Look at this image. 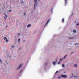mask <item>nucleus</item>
Segmentation results:
<instances>
[{
	"label": "nucleus",
	"mask_w": 79,
	"mask_h": 79,
	"mask_svg": "<svg viewBox=\"0 0 79 79\" xmlns=\"http://www.w3.org/2000/svg\"><path fill=\"white\" fill-rule=\"evenodd\" d=\"M60 62H61V61H59V62H58V64H60Z\"/></svg>",
	"instance_id": "dca6fc26"
},
{
	"label": "nucleus",
	"mask_w": 79,
	"mask_h": 79,
	"mask_svg": "<svg viewBox=\"0 0 79 79\" xmlns=\"http://www.w3.org/2000/svg\"><path fill=\"white\" fill-rule=\"evenodd\" d=\"M60 77H58L59 79H60Z\"/></svg>",
	"instance_id": "b1692460"
},
{
	"label": "nucleus",
	"mask_w": 79,
	"mask_h": 79,
	"mask_svg": "<svg viewBox=\"0 0 79 79\" xmlns=\"http://www.w3.org/2000/svg\"><path fill=\"white\" fill-rule=\"evenodd\" d=\"M31 26V24H29L27 26V27H29V28L30 27V26Z\"/></svg>",
	"instance_id": "423d86ee"
},
{
	"label": "nucleus",
	"mask_w": 79,
	"mask_h": 79,
	"mask_svg": "<svg viewBox=\"0 0 79 79\" xmlns=\"http://www.w3.org/2000/svg\"><path fill=\"white\" fill-rule=\"evenodd\" d=\"M62 21L63 23H64V18H63L62 20Z\"/></svg>",
	"instance_id": "9d476101"
},
{
	"label": "nucleus",
	"mask_w": 79,
	"mask_h": 79,
	"mask_svg": "<svg viewBox=\"0 0 79 79\" xmlns=\"http://www.w3.org/2000/svg\"><path fill=\"white\" fill-rule=\"evenodd\" d=\"M9 12H11V10H9Z\"/></svg>",
	"instance_id": "2eb2a0df"
},
{
	"label": "nucleus",
	"mask_w": 79,
	"mask_h": 79,
	"mask_svg": "<svg viewBox=\"0 0 79 79\" xmlns=\"http://www.w3.org/2000/svg\"><path fill=\"white\" fill-rule=\"evenodd\" d=\"M49 21H50V20H48V21H47V23L45 24L46 26V25H47L48 24V23H49Z\"/></svg>",
	"instance_id": "39448f33"
},
{
	"label": "nucleus",
	"mask_w": 79,
	"mask_h": 79,
	"mask_svg": "<svg viewBox=\"0 0 79 79\" xmlns=\"http://www.w3.org/2000/svg\"><path fill=\"white\" fill-rule=\"evenodd\" d=\"M21 40V39H18V41L19 43H20V40Z\"/></svg>",
	"instance_id": "6e6552de"
},
{
	"label": "nucleus",
	"mask_w": 79,
	"mask_h": 79,
	"mask_svg": "<svg viewBox=\"0 0 79 79\" xmlns=\"http://www.w3.org/2000/svg\"><path fill=\"white\" fill-rule=\"evenodd\" d=\"M4 15H5V17H6V18H7V17H8V16H7V15H6V14H5Z\"/></svg>",
	"instance_id": "ddd939ff"
},
{
	"label": "nucleus",
	"mask_w": 79,
	"mask_h": 79,
	"mask_svg": "<svg viewBox=\"0 0 79 79\" xmlns=\"http://www.w3.org/2000/svg\"><path fill=\"white\" fill-rule=\"evenodd\" d=\"M61 76L62 77H67L66 75H62Z\"/></svg>",
	"instance_id": "20e7f679"
},
{
	"label": "nucleus",
	"mask_w": 79,
	"mask_h": 79,
	"mask_svg": "<svg viewBox=\"0 0 79 79\" xmlns=\"http://www.w3.org/2000/svg\"><path fill=\"white\" fill-rule=\"evenodd\" d=\"M74 66L75 67H77V65L76 64L74 65Z\"/></svg>",
	"instance_id": "4468645a"
},
{
	"label": "nucleus",
	"mask_w": 79,
	"mask_h": 79,
	"mask_svg": "<svg viewBox=\"0 0 79 79\" xmlns=\"http://www.w3.org/2000/svg\"><path fill=\"white\" fill-rule=\"evenodd\" d=\"M58 73V71H56L55 73V74H56V73Z\"/></svg>",
	"instance_id": "6ab92c4d"
},
{
	"label": "nucleus",
	"mask_w": 79,
	"mask_h": 79,
	"mask_svg": "<svg viewBox=\"0 0 79 79\" xmlns=\"http://www.w3.org/2000/svg\"><path fill=\"white\" fill-rule=\"evenodd\" d=\"M24 15H26V14L25 13H24Z\"/></svg>",
	"instance_id": "5701e85b"
},
{
	"label": "nucleus",
	"mask_w": 79,
	"mask_h": 79,
	"mask_svg": "<svg viewBox=\"0 0 79 79\" xmlns=\"http://www.w3.org/2000/svg\"><path fill=\"white\" fill-rule=\"evenodd\" d=\"M60 62H61V61H59V62H58V64H60Z\"/></svg>",
	"instance_id": "f3484780"
},
{
	"label": "nucleus",
	"mask_w": 79,
	"mask_h": 79,
	"mask_svg": "<svg viewBox=\"0 0 79 79\" xmlns=\"http://www.w3.org/2000/svg\"><path fill=\"white\" fill-rule=\"evenodd\" d=\"M62 60H63V59H62V58H61L60 60V61H61Z\"/></svg>",
	"instance_id": "9b49d317"
},
{
	"label": "nucleus",
	"mask_w": 79,
	"mask_h": 79,
	"mask_svg": "<svg viewBox=\"0 0 79 79\" xmlns=\"http://www.w3.org/2000/svg\"><path fill=\"white\" fill-rule=\"evenodd\" d=\"M18 35H19H19H20V33L18 34Z\"/></svg>",
	"instance_id": "412c9836"
},
{
	"label": "nucleus",
	"mask_w": 79,
	"mask_h": 79,
	"mask_svg": "<svg viewBox=\"0 0 79 79\" xmlns=\"http://www.w3.org/2000/svg\"><path fill=\"white\" fill-rule=\"evenodd\" d=\"M5 19H6V18H5Z\"/></svg>",
	"instance_id": "cd10ccee"
},
{
	"label": "nucleus",
	"mask_w": 79,
	"mask_h": 79,
	"mask_svg": "<svg viewBox=\"0 0 79 79\" xmlns=\"http://www.w3.org/2000/svg\"><path fill=\"white\" fill-rule=\"evenodd\" d=\"M0 62H1V63H2V60H1V59H0Z\"/></svg>",
	"instance_id": "4be33fe9"
},
{
	"label": "nucleus",
	"mask_w": 79,
	"mask_h": 79,
	"mask_svg": "<svg viewBox=\"0 0 79 79\" xmlns=\"http://www.w3.org/2000/svg\"><path fill=\"white\" fill-rule=\"evenodd\" d=\"M62 67H64V65L62 64Z\"/></svg>",
	"instance_id": "a211bd4d"
},
{
	"label": "nucleus",
	"mask_w": 79,
	"mask_h": 79,
	"mask_svg": "<svg viewBox=\"0 0 79 79\" xmlns=\"http://www.w3.org/2000/svg\"><path fill=\"white\" fill-rule=\"evenodd\" d=\"M67 56V55H66L63 58V59H65L66 58V57Z\"/></svg>",
	"instance_id": "1a4fd4ad"
},
{
	"label": "nucleus",
	"mask_w": 79,
	"mask_h": 79,
	"mask_svg": "<svg viewBox=\"0 0 79 79\" xmlns=\"http://www.w3.org/2000/svg\"><path fill=\"white\" fill-rule=\"evenodd\" d=\"M35 4H34V9H35V6L37 5V0H34Z\"/></svg>",
	"instance_id": "f257e3e1"
},
{
	"label": "nucleus",
	"mask_w": 79,
	"mask_h": 79,
	"mask_svg": "<svg viewBox=\"0 0 79 79\" xmlns=\"http://www.w3.org/2000/svg\"><path fill=\"white\" fill-rule=\"evenodd\" d=\"M23 42H25V40H23Z\"/></svg>",
	"instance_id": "bb28decb"
},
{
	"label": "nucleus",
	"mask_w": 79,
	"mask_h": 79,
	"mask_svg": "<svg viewBox=\"0 0 79 79\" xmlns=\"http://www.w3.org/2000/svg\"><path fill=\"white\" fill-rule=\"evenodd\" d=\"M56 62H57V61H56V62H53V64L54 65H55L56 63Z\"/></svg>",
	"instance_id": "0eeeda50"
},
{
	"label": "nucleus",
	"mask_w": 79,
	"mask_h": 79,
	"mask_svg": "<svg viewBox=\"0 0 79 79\" xmlns=\"http://www.w3.org/2000/svg\"><path fill=\"white\" fill-rule=\"evenodd\" d=\"M73 32H74V33H76V30H73Z\"/></svg>",
	"instance_id": "f8f14e48"
},
{
	"label": "nucleus",
	"mask_w": 79,
	"mask_h": 79,
	"mask_svg": "<svg viewBox=\"0 0 79 79\" xmlns=\"http://www.w3.org/2000/svg\"><path fill=\"white\" fill-rule=\"evenodd\" d=\"M14 47V46H12V48H13Z\"/></svg>",
	"instance_id": "a878e982"
},
{
	"label": "nucleus",
	"mask_w": 79,
	"mask_h": 79,
	"mask_svg": "<svg viewBox=\"0 0 79 79\" xmlns=\"http://www.w3.org/2000/svg\"><path fill=\"white\" fill-rule=\"evenodd\" d=\"M4 40H6V42H8V41L7 40V38H6V37H4Z\"/></svg>",
	"instance_id": "f03ea898"
},
{
	"label": "nucleus",
	"mask_w": 79,
	"mask_h": 79,
	"mask_svg": "<svg viewBox=\"0 0 79 79\" xmlns=\"http://www.w3.org/2000/svg\"><path fill=\"white\" fill-rule=\"evenodd\" d=\"M53 11V9H52L51 10V11Z\"/></svg>",
	"instance_id": "393cba45"
},
{
	"label": "nucleus",
	"mask_w": 79,
	"mask_h": 79,
	"mask_svg": "<svg viewBox=\"0 0 79 79\" xmlns=\"http://www.w3.org/2000/svg\"><path fill=\"white\" fill-rule=\"evenodd\" d=\"M65 3H66V2H67V0H65Z\"/></svg>",
	"instance_id": "aec40b11"
},
{
	"label": "nucleus",
	"mask_w": 79,
	"mask_h": 79,
	"mask_svg": "<svg viewBox=\"0 0 79 79\" xmlns=\"http://www.w3.org/2000/svg\"><path fill=\"white\" fill-rule=\"evenodd\" d=\"M22 65H23V64L20 65L19 66L17 69H19L22 66Z\"/></svg>",
	"instance_id": "7ed1b4c3"
}]
</instances>
